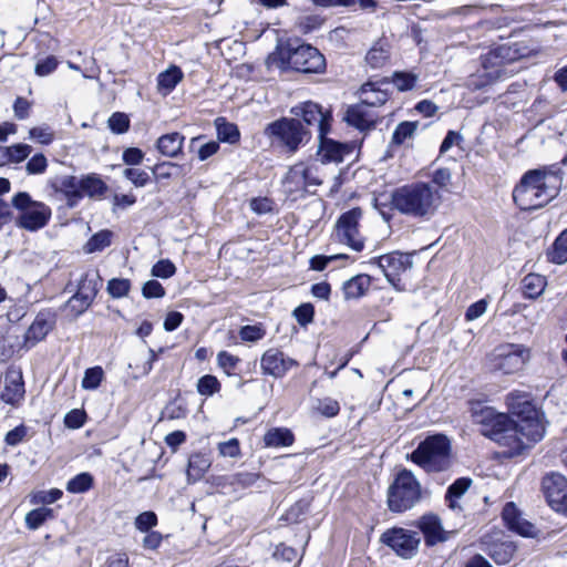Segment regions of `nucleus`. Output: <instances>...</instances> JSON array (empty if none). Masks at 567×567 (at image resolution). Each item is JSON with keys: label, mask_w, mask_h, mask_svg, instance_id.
<instances>
[{"label": "nucleus", "mask_w": 567, "mask_h": 567, "mask_svg": "<svg viewBox=\"0 0 567 567\" xmlns=\"http://www.w3.org/2000/svg\"><path fill=\"white\" fill-rule=\"evenodd\" d=\"M411 460L426 472L444 471L450 465V442L445 435L429 436L411 454Z\"/></svg>", "instance_id": "423d86ee"}, {"label": "nucleus", "mask_w": 567, "mask_h": 567, "mask_svg": "<svg viewBox=\"0 0 567 567\" xmlns=\"http://www.w3.org/2000/svg\"><path fill=\"white\" fill-rule=\"evenodd\" d=\"M112 233L110 230H101L93 235L84 246V250L89 254L101 251L111 245Z\"/></svg>", "instance_id": "c03bdc74"}, {"label": "nucleus", "mask_w": 567, "mask_h": 567, "mask_svg": "<svg viewBox=\"0 0 567 567\" xmlns=\"http://www.w3.org/2000/svg\"><path fill=\"white\" fill-rule=\"evenodd\" d=\"M371 286V277L368 275H357L351 279L347 280L342 290L346 299H358L365 295Z\"/></svg>", "instance_id": "7c9ffc66"}, {"label": "nucleus", "mask_w": 567, "mask_h": 567, "mask_svg": "<svg viewBox=\"0 0 567 567\" xmlns=\"http://www.w3.org/2000/svg\"><path fill=\"white\" fill-rule=\"evenodd\" d=\"M50 330V322L43 317H37L25 333V341L35 344L43 340Z\"/></svg>", "instance_id": "4c0bfd02"}, {"label": "nucleus", "mask_w": 567, "mask_h": 567, "mask_svg": "<svg viewBox=\"0 0 567 567\" xmlns=\"http://www.w3.org/2000/svg\"><path fill=\"white\" fill-rule=\"evenodd\" d=\"M51 185L55 192L65 196L70 207L78 205V203L81 200L79 177L64 175L56 177Z\"/></svg>", "instance_id": "5701e85b"}, {"label": "nucleus", "mask_w": 567, "mask_h": 567, "mask_svg": "<svg viewBox=\"0 0 567 567\" xmlns=\"http://www.w3.org/2000/svg\"><path fill=\"white\" fill-rule=\"evenodd\" d=\"M561 182V176L557 172L529 171L514 188V202L523 210L540 208L556 197Z\"/></svg>", "instance_id": "f257e3e1"}, {"label": "nucleus", "mask_w": 567, "mask_h": 567, "mask_svg": "<svg viewBox=\"0 0 567 567\" xmlns=\"http://www.w3.org/2000/svg\"><path fill=\"white\" fill-rule=\"evenodd\" d=\"M136 529L147 533L152 527L157 525V516L154 512H143L135 518Z\"/></svg>", "instance_id": "bf43d9fd"}, {"label": "nucleus", "mask_w": 567, "mask_h": 567, "mask_svg": "<svg viewBox=\"0 0 567 567\" xmlns=\"http://www.w3.org/2000/svg\"><path fill=\"white\" fill-rule=\"evenodd\" d=\"M421 498V485L414 475L402 470L388 489V506L391 512L402 513L412 508Z\"/></svg>", "instance_id": "0eeeda50"}, {"label": "nucleus", "mask_w": 567, "mask_h": 567, "mask_svg": "<svg viewBox=\"0 0 567 567\" xmlns=\"http://www.w3.org/2000/svg\"><path fill=\"white\" fill-rule=\"evenodd\" d=\"M239 358L236 355H233L231 353L227 351H220L217 354V363L218 365L228 374L230 375L233 371L237 368V364L239 363Z\"/></svg>", "instance_id": "13d9d810"}, {"label": "nucleus", "mask_w": 567, "mask_h": 567, "mask_svg": "<svg viewBox=\"0 0 567 567\" xmlns=\"http://www.w3.org/2000/svg\"><path fill=\"white\" fill-rule=\"evenodd\" d=\"M297 166L303 171L302 179H305L307 193H316L317 187L323 183L322 164L300 162Z\"/></svg>", "instance_id": "cd10ccee"}, {"label": "nucleus", "mask_w": 567, "mask_h": 567, "mask_svg": "<svg viewBox=\"0 0 567 567\" xmlns=\"http://www.w3.org/2000/svg\"><path fill=\"white\" fill-rule=\"evenodd\" d=\"M210 467V460L204 454H194L189 457L187 478L188 482L200 480Z\"/></svg>", "instance_id": "473e14b6"}, {"label": "nucleus", "mask_w": 567, "mask_h": 567, "mask_svg": "<svg viewBox=\"0 0 567 567\" xmlns=\"http://www.w3.org/2000/svg\"><path fill=\"white\" fill-rule=\"evenodd\" d=\"M417 527L423 533L429 546L445 542L449 537V533L443 528L439 516L432 513L423 515L417 520Z\"/></svg>", "instance_id": "6ab92c4d"}, {"label": "nucleus", "mask_w": 567, "mask_h": 567, "mask_svg": "<svg viewBox=\"0 0 567 567\" xmlns=\"http://www.w3.org/2000/svg\"><path fill=\"white\" fill-rule=\"evenodd\" d=\"M389 56L388 44L379 41L369 50L365 61L372 69H380L388 63Z\"/></svg>", "instance_id": "c9c22d12"}, {"label": "nucleus", "mask_w": 567, "mask_h": 567, "mask_svg": "<svg viewBox=\"0 0 567 567\" xmlns=\"http://www.w3.org/2000/svg\"><path fill=\"white\" fill-rule=\"evenodd\" d=\"M93 482V476L87 472H83L68 482L66 491L73 494L85 493L92 488Z\"/></svg>", "instance_id": "a19ab883"}, {"label": "nucleus", "mask_w": 567, "mask_h": 567, "mask_svg": "<svg viewBox=\"0 0 567 567\" xmlns=\"http://www.w3.org/2000/svg\"><path fill=\"white\" fill-rule=\"evenodd\" d=\"M106 189L104 182L95 174L80 177L81 198L86 195L90 197L101 196Z\"/></svg>", "instance_id": "72a5a7b5"}, {"label": "nucleus", "mask_w": 567, "mask_h": 567, "mask_svg": "<svg viewBox=\"0 0 567 567\" xmlns=\"http://www.w3.org/2000/svg\"><path fill=\"white\" fill-rule=\"evenodd\" d=\"M219 455L223 457L237 458L240 456V445L237 439H230L225 442H220L217 446Z\"/></svg>", "instance_id": "6e6d98bb"}, {"label": "nucleus", "mask_w": 567, "mask_h": 567, "mask_svg": "<svg viewBox=\"0 0 567 567\" xmlns=\"http://www.w3.org/2000/svg\"><path fill=\"white\" fill-rule=\"evenodd\" d=\"M300 169L301 168L298 167L297 164H295L287 172V174L282 181L285 192L289 196H292L293 199H297L298 197H303L305 194H307V189L305 187V179H302L303 175H301L302 171H300Z\"/></svg>", "instance_id": "a878e982"}, {"label": "nucleus", "mask_w": 567, "mask_h": 567, "mask_svg": "<svg viewBox=\"0 0 567 567\" xmlns=\"http://www.w3.org/2000/svg\"><path fill=\"white\" fill-rule=\"evenodd\" d=\"M297 561H299L298 553L292 547L282 544L276 547L272 555V563H285L289 565Z\"/></svg>", "instance_id": "603ef678"}, {"label": "nucleus", "mask_w": 567, "mask_h": 567, "mask_svg": "<svg viewBox=\"0 0 567 567\" xmlns=\"http://www.w3.org/2000/svg\"><path fill=\"white\" fill-rule=\"evenodd\" d=\"M268 69L295 70L302 73H320L324 70L323 55L313 47L302 44L296 49L278 47L266 60Z\"/></svg>", "instance_id": "20e7f679"}, {"label": "nucleus", "mask_w": 567, "mask_h": 567, "mask_svg": "<svg viewBox=\"0 0 567 567\" xmlns=\"http://www.w3.org/2000/svg\"><path fill=\"white\" fill-rule=\"evenodd\" d=\"M109 127L116 134H123L130 127V120L124 113H114L109 118Z\"/></svg>", "instance_id": "e2e57ef3"}, {"label": "nucleus", "mask_w": 567, "mask_h": 567, "mask_svg": "<svg viewBox=\"0 0 567 567\" xmlns=\"http://www.w3.org/2000/svg\"><path fill=\"white\" fill-rule=\"evenodd\" d=\"M391 199L393 207L400 213L427 218L435 213L441 196L430 184L417 182L395 189Z\"/></svg>", "instance_id": "7ed1b4c3"}, {"label": "nucleus", "mask_w": 567, "mask_h": 567, "mask_svg": "<svg viewBox=\"0 0 567 567\" xmlns=\"http://www.w3.org/2000/svg\"><path fill=\"white\" fill-rule=\"evenodd\" d=\"M549 257L553 262L559 265L567 261V229L556 238Z\"/></svg>", "instance_id": "a18cd8bd"}, {"label": "nucleus", "mask_w": 567, "mask_h": 567, "mask_svg": "<svg viewBox=\"0 0 567 567\" xmlns=\"http://www.w3.org/2000/svg\"><path fill=\"white\" fill-rule=\"evenodd\" d=\"M103 369L101 367H93L85 371L82 388L85 390H95L99 388L103 380Z\"/></svg>", "instance_id": "8fccbe9b"}, {"label": "nucleus", "mask_w": 567, "mask_h": 567, "mask_svg": "<svg viewBox=\"0 0 567 567\" xmlns=\"http://www.w3.org/2000/svg\"><path fill=\"white\" fill-rule=\"evenodd\" d=\"M297 365L298 362L296 360L285 355V353L278 349L267 350L260 360L262 372L276 379L285 377L288 371Z\"/></svg>", "instance_id": "a211bd4d"}, {"label": "nucleus", "mask_w": 567, "mask_h": 567, "mask_svg": "<svg viewBox=\"0 0 567 567\" xmlns=\"http://www.w3.org/2000/svg\"><path fill=\"white\" fill-rule=\"evenodd\" d=\"M515 551L516 547L512 542H503L492 545L488 554L496 564L505 565L512 560Z\"/></svg>", "instance_id": "e433bc0d"}, {"label": "nucleus", "mask_w": 567, "mask_h": 567, "mask_svg": "<svg viewBox=\"0 0 567 567\" xmlns=\"http://www.w3.org/2000/svg\"><path fill=\"white\" fill-rule=\"evenodd\" d=\"M48 167L47 157L43 154H35L27 163L25 169L28 174L35 175L42 174Z\"/></svg>", "instance_id": "69168bd1"}, {"label": "nucleus", "mask_w": 567, "mask_h": 567, "mask_svg": "<svg viewBox=\"0 0 567 567\" xmlns=\"http://www.w3.org/2000/svg\"><path fill=\"white\" fill-rule=\"evenodd\" d=\"M507 406L520 429L533 440H542L545 425L539 411L533 404L529 394L519 391L511 392L506 398Z\"/></svg>", "instance_id": "39448f33"}, {"label": "nucleus", "mask_w": 567, "mask_h": 567, "mask_svg": "<svg viewBox=\"0 0 567 567\" xmlns=\"http://www.w3.org/2000/svg\"><path fill=\"white\" fill-rule=\"evenodd\" d=\"M472 480L467 477L457 478L446 492V499L449 502V506L453 509L460 507L456 498H460L471 486Z\"/></svg>", "instance_id": "58836bf2"}, {"label": "nucleus", "mask_w": 567, "mask_h": 567, "mask_svg": "<svg viewBox=\"0 0 567 567\" xmlns=\"http://www.w3.org/2000/svg\"><path fill=\"white\" fill-rule=\"evenodd\" d=\"M142 293L147 299L161 298L165 296V289L157 280H148L144 284Z\"/></svg>", "instance_id": "774afa93"}, {"label": "nucleus", "mask_w": 567, "mask_h": 567, "mask_svg": "<svg viewBox=\"0 0 567 567\" xmlns=\"http://www.w3.org/2000/svg\"><path fill=\"white\" fill-rule=\"evenodd\" d=\"M123 175L136 187H143L148 181V174L140 168H125Z\"/></svg>", "instance_id": "338daca9"}, {"label": "nucleus", "mask_w": 567, "mask_h": 567, "mask_svg": "<svg viewBox=\"0 0 567 567\" xmlns=\"http://www.w3.org/2000/svg\"><path fill=\"white\" fill-rule=\"evenodd\" d=\"M470 412L475 424L481 425V432L484 436L491 437L497 433L498 429H504L508 416L498 413L494 408L482 404L481 402H471Z\"/></svg>", "instance_id": "dca6fc26"}, {"label": "nucleus", "mask_w": 567, "mask_h": 567, "mask_svg": "<svg viewBox=\"0 0 567 567\" xmlns=\"http://www.w3.org/2000/svg\"><path fill=\"white\" fill-rule=\"evenodd\" d=\"M102 279L99 276V274L95 272H86L83 278L81 279L79 287H78V293L84 301V305H91L94 300L99 287L101 286Z\"/></svg>", "instance_id": "c756f323"}, {"label": "nucleus", "mask_w": 567, "mask_h": 567, "mask_svg": "<svg viewBox=\"0 0 567 567\" xmlns=\"http://www.w3.org/2000/svg\"><path fill=\"white\" fill-rule=\"evenodd\" d=\"M54 516L53 509L48 507H39L30 511L25 515V525L29 529H38L48 519H52Z\"/></svg>", "instance_id": "ea45409f"}, {"label": "nucleus", "mask_w": 567, "mask_h": 567, "mask_svg": "<svg viewBox=\"0 0 567 567\" xmlns=\"http://www.w3.org/2000/svg\"><path fill=\"white\" fill-rule=\"evenodd\" d=\"M417 122H402L400 123L392 135V144L403 145L405 142L413 138L417 128Z\"/></svg>", "instance_id": "79ce46f5"}, {"label": "nucleus", "mask_w": 567, "mask_h": 567, "mask_svg": "<svg viewBox=\"0 0 567 567\" xmlns=\"http://www.w3.org/2000/svg\"><path fill=\"white\" fill-rule=\"evenodd\" d=\"M220 390V382L214 375L206 374L197 382V391L202 395L210 396Z\"/></svg>", "instance_id": "de8ad7c7"}, {"label": "nucleus", "mask_w": 567, "mask_h": 567, "mask_svg": "<svg viewBox=\"0 0 567 567\" xmlns=\"http://www.w3.org/2000/svg\"><path fill=\"white\" fill-rule=\"evenodd\" d=\"M317 410L327 417L336 416L340 411L339 402L332 398H324L318 401Z\"/></svg>", "instance_id": "052dcab7"}, {"label": "nucleus", "mask_w": 567, "mask_h": 567, "mask_svg": "<svg viewBox=\"0 0 567 567\" xmlns=\"http://www.w3.org/2000/svg\"><path fill=\"white\" fill-rule=\"evenodd\" d=\"M379 115L369 109L365 104L359 103L348 109L344 120L351 126L360 131H367L374 127Z\"/></svg>", "instance_id": "aec40b11"}, {"label": "nucleus", "mask_w": 567, "mask_h": 567, "mask_svg": "<svg viewBox=\"0 0 567 567\" xmlns=\"http://www.w3.org/2000/svg\"><path fill=\"white\" fill-rule=\"evenodd\" d=\"M61 489L52 488L50 491H39L31 496L32 504H53L62 497Z\"/></svg>", "instance_id": "864d4df0"}, {"label": "nucleus", "mask_w": 567, "mask_h": 567, "mask_svg": "<svg viewBox=\"0 0 567 567\" xmlns=\"http://www.w3.org/2000/svg\"><path fill=\"white\" fill-rule=\"evenodd\" d=\"M266 134L275 137L290 152H296L300 144L308 141L309 132L297 118H281L267 125Z\"/></svg>", "instance_id": "f8f14e48"}, {"label": "nucleus", "mask_w": 567, "mask_h": 567, "mask_svg": "<svg viewBox=\"0 0 567 567\" xmlns=\"http://www.w3.org/2000/svg\"><path fill=\"white\" fill-rule=\"evenodd\" d=\"M29 137L42 145H49L54 140V133L48 126H35L29 131Z\"/></svg>", "instance_id": "5fc2aeb1"}, {"label": "nucleus", "mask_w": 567, "mask_h": 567, "mask_svg": "<svg viewBox=\"0 0 567 567\" xmlns=\"http://www.w3.org/2000/svg\"><path fill=\"white\" fill-rule=\"evenodd\" d=\"M24 396V383L21 372L9 371L4 377V386L0 394L1 400L11 405H18Z\"/></svg>", "instance_id": "4be33fe9"}, {"label": "nucleus", "mask_w": 567, "mask_h": 567, "mask_svg": "<svg viewBox=\"0 0 567 567\" xmlns=\"http://www.w3.org/2000/svg\"><path fill=\"white\" fill-rule=\"evenodd\" d=\"M323 19L317 14H302L298 18L296 25L302 33H309L319 29Z\"/></svg>", "instance_id": "09e8293b"}, {"label": "nucleus", "mask_w": 567, "mask_h": 567, "mask_svg": "<svg viewBox=\"0 0 567 567\" xmlns=\"http://www.w3.org/2000/svg\"><path fill=\"white\" fill-rule=\"evenodd\" d=\"M348 258L344 254H337L331 256L317 255L310 259V268L312 270L322 271L331 261Z\"/></svg>", "instance_id": "0e129e2a"}, {"label": "nucleus", "mask_w": 567, "mask_h": 567, "mask_svg": "<svg viewBox=\"0 0 567 567\" xmlns=\"http://www.w3.org/2000/svg\"><path fill=\"white\" fill-rule=\"evenodd\" d=\"M361 218L362 210L360 208H353L343 213L334 225L332 238L354 251H362L365 238L360 230Z\"/></svg>", "instance_id": "9d476101"}, {"label": "nucleus", "mask_w": 567, "mask_h": 567, "mask_svg": "<svg viewBox=\"0 0 567 567\" xmlns=\"http://www.w3.org/2000/svg\"><path fill=\"white\" fill-rule=\"evenodd\" d=\"M381 540L403 558L414 556L420 544L417 533L401 527L388 529L382 534Z\"/></svg>", "instance_id": "2eb2a0df"}, {"label": "nucleus", "mask_w": 567, "mask_h": 567, "mask_svg": "<svg viewBox=\"0 0 567 567\" xmlns=\"http://www.w3.org/2000/svg\"><path fill=\"white\" fill-rule=\"evenodd\" d=\"M546 287L545 277L537 274H528L522 281V289L527 298L534 299L540 296Z\"/></svg>", "instance_id": "f704fd0d"}, {"label": "nucleus", "mask_w": 567, "mask_h": 567, "mask_svg": "<svg viewBox=\"0 0 567 567\" xmlns=\"http://www.w3.org/2000/svg\"><path fill=\"white\" fill-rule=\"evenodd\" d=\"M503 519L507 527L522 536L530 537L534 535L535 527L530 523L523 519L514 505L507 503L503 509Z\"/></svg>", "instance_id": "b1692460"}, {"label": "nucleus", "mask_w": 567, "mask_h": 567, "mask_svg": "<svg viewBox=\"0 0 567 567\" xmlns=\"http://www.w3.org/2000/svg\"><path fill=\"white\" fill-rule=\"evenodd\" d=\"M262 441L268 449L288 447L293 444L295 435L287 427H271L265 433Z\"/></svg>", "instance_id": "bb28decb"}, {"label": "nucleus", "mask_w": 567, "mask_h": 567, "mask_svg": "<svg viewBox=\"0 0 567 567\" xmlns=\"http://www.w3.org/2000/svg\"><path fill=\"white\" fill-rule=\"evenodd\" d=\"M393 84L400 91L411 90L416 82V76L412 73L396 72L393 74Z\"/></svg>", "instance_id": "680f3d73"}, {"label": "nucleus", "mask_w": 567, "mask_h": 567, "mask_svg": "<svg viewBox=\"0 0 567 567\" xmlns=\"http://www.w3.org/2000/svg\"><path fill=\"white\" fill-rule=\"evenodd\" d=\"M369 264L377 266L396 291H404L406 289L405 285L402 284L401 276L413 266L411 255L393 251L379 257H373L369 260Z\"/></svg>", "instance_id": "9b49d317"}, {"label": "nucleus", "mask_w": 567, "mask_h": 567, "mask_svg": "<svg viewBox=\"0 0 567 567\" xmlns=\"http://www.w3.org/2000/svg\"><path fill=\"white\" fill-rule=\"evenodd\" d=\"M131 289V281L124 278H113L107 282V292L113 298H123L127 296Z\"/></svg>", "instance_id": "3c124183"}, {"label": "nucleus", "mask_w": 567, "mask_h": 567, "mask_svg": "<svg viewBox=\"0 0 567 567\" xmlns=\"http://www.w3.org/2000/svg\"><path fill=\"white\" fill-rule=\"evenodd\" d=\"M291 114L301 117L308 126H316L318 135L329 133L331 126V113L311 101L302 102L291 109Z\"/></svg>", "instance_id": "f3484780"}, {"label": "nucleus", "mask_w": 567, "mask_h": 567, "mask_svg": "<svg viewBox=\"0 0 567 567\" xmlns=\"http://www.w3.org/2000/svg\"><path fill=\"white\" fill-rule=\"evenodd\" d=\"M216 126L218 138L220 141L230 144L238 142L240 134L238 127L235 124L228 123L224 118H217Z\"/></svg>", "instance_id": "37998d69"}, {"label": "nucleus", "mask_w": 567, "mask_h": 567, "mask_svg": "<svg viewBox=\"0 0 567 567\" xmlns=\"http://www.w3.org/2000/svg\"><path fill=\"white\" fill-rule=\"evenodd\" d=\"M327 134H319L318 155L321 156L322 164L324 162H342L344 156L352 152V147L327 137Z\"/></svg>", "instance_id": "412c9836"}, {"label": "nucleus", "mask_w": 567, "mask_h": 567, "mask_svg": "<svg viewBox=\"0 0 567 567\" xmlns=\"http://www.w3.org/2000/svg\"><path fill=\"white\" fill-rule=\"evenodd\" d=\"M176 272L175 265L168 259L157 261L152 268V276L158 278H169Z\"/></svg>", "instance_id": "4d7b16f0"}, {"label": "nucleus", "mask_w": 567, "mask_h": 567, "mask_svg": "<svg viewBox=\"0 0 567 567\" xmlns=\"http://www.w3.org/2000/svg\"><path fill=\"white\" fill-rule=\"evenodd\" d=\"M11 203L20 212L17 226L28 231L44 228L51 218V208L42 202L33 200L25 192L16 194Z\"/></svg>", "instance_id": "6e6552de"}, {"label": "nucleus", "mask_w": 567, "mask_h": 567, "mask_svg": "<svg viewBox=\"0 0 567 567\" xmlns=\"http://www.w3.org/2000/svg\"><path fill=\"white\" fill-rule=\"evenodd\" d=\"M32 152V147L28 144H16L8 147H4V157L6 161L12 163H20L24 161L30 153Z\"/></svg>", "instance_id": "49530a36"}, {"label": "nucleus", "mask_w": 567, "mask_h": 567, "mask_svg": "<svg viewBox=\"0 0 567 567\" xmlns=\"http://www.w3.org/2000/svg\"><path fill=\"white\" fill-rule=\"evenodd\" d=\"M184 79V73L177 65H169L165 71L161 72L156 79L157 92L166 96L176 85Z\"/></svg>", "instance_id": "393cba45"}, {"label": "nucleus", "mask_w": 567, "mask_h": 567, "mask_svg": "<svg viewBox=\"0 0 567 567\" xmlns=\"http://www.w3.org/2000/svg\"><path fill=\"white\" fill-rule=\"evenodd\" d=\"M530 358L529 349L523 344L504 343L497 346L487 357L492 371L513 374L523 370Z\"/></svg>", "instance_id": "1a4fd4ad"}, {"label": "nucleus", "mask_w": 567, "mask_h": 567, "mask_svg": "<svg viewBox=\"0 0 567 567\" xmlns=\"http://www.w3.org/2000/svg\"><path fill=\"white\" fill-rule=\"evenodd\" d=\"M527 55V48L519 43L501 45L489 51L482 59V70L467 80V86L478 90L497 80L511 76L514 70H509L508 65Z\"/></svg>", "instance_id": "f03ea898"}, {"label": "nucleus", "mask_w": 567, "mask_h": 567, "mask_svg": "<svg viewBox=\"0 0 567 567\" xmlns=\"http://www.w3.org/2000/svg\"><path fill=\"white\" fill-rule=\"evenodd\" d=\"M184 140L185 137L182 134L173 132L162 135L157 140L156 147L162 155L167 157H176L182 153Z\"/></svg>", "instance_id": "c85d7f7f"}, {"label": "nucleus", "mask_w": 567, "mask_h": 567, "mask_svg": "<svg viewBox=\"0 0 567 567\" xmlns=\"http://www.w3.org/2000/svg\"><path fill=\"white\" fill-rule=\"evenodd\" d=\"M542 489L548 505L567 515V478L559 473H548L542 480Z\"/></svg>", "instance_id": "4468645a"}, {"label": "nucleus", "mask_w": 567, "mask_h": 567, "mask_svg": "<svg viewBox=\"0 0 567 567\" xmlns=\"http://www.w3.org/2000/svg\"><path fill=\"white\" fill-rule=\"evenodd\" d=\"M388 93L373 83H365L360 89V103L369 109L383 105L388 101Z\"/></svg>", "instance_id": "2f4dec72"}, {"label": "nucleus", "mask_w": 567, "mask_h": 567, "mask_svg": "<svg viewBox=\"0 0 567 567\" xmlns=\"http://www.w3.org/2000/svg\"><path fill=\"white\" fill-rule=\"evenodd\" d=\"M497 433L493 434L489 439L497 442L501 446L506 447L503 452L504 455L513 457L522 453L530 443L538 442L533 440L520 429L518 423L513 422L509 417L504 429H498Z\"/></svg>", "instance_id": "ddd939ff"}]
</instances>
